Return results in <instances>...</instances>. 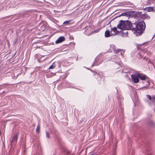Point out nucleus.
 Returning <instances> with one entry per match:
<instances>
[{"label": "nucleus", "mask_w": 155, "mask_h": 155, "mask_svg": "<svg viewBox=\"0 0 155 155\" xmlns=\"http://www.w3.org/2000/svg\"><path fill=\"white\" fill-rule=\"evenodd\" d=\"M137 32L140 33L143 31L145 28V23L143 21L139 22L137 24Z\"/></svg>", "instance_id": "obj_1"}, {"label": "nucleus", "mask_w": 155, "mask_h": 155, "mask_svg": "<svg viewBox=\"0 0 155 155\" xmlns=\"http://www.w3.org/2000/svg\"><path fill=\"white\" fill-rule=\"evenodd\" d=\"M127 30H131L137 32V24L136 23H131L129 21H127Z\"/></svg>", "instance_id": "obj_2"}, {"label": "nucleus", "mask_w": 155, "mask_h": 155, "mask_svg": "<svg viewBox=\"0 0 155 155\" xmlns=\"http://www.w3.org/2000/svg\"><path fill=\"white\" fill-rule=\"evenodd\" d=\"M127 21L125 22L122 20H120V21L119 24L117 25V27L118 28L120 29H127Z\"/></svg>", "instance_id": "obj_3"}, {"label": "nucleus", "mask_w": 155, "mask_h": 155, "mask_svg": "<svg viewBox=\"0 0 155 155\" xmlns=\"http://www.w3.org/2000/svg\"><path fill=\"white\" fill-rule=\"evenodd\" d=\"M131 77L132 81L134 83H137L139 82V80L138 73L136 74H132Z\"/></svg>", "instance_id": "obj_4"}, {"label": "nucleus", "mask_w": 155, "mask_h": 155, "mask_svg": "<svg viewBox=\"0 0 155 155\" xmlns=\"http://www.w3.org/2000/svg\"><path fill=\"white\" fill-rule=\"evenodd\" d=\"M65 40V38L63 36H61L59 37L58 39L55 41V43L58 44L62 42Z\"/></svg>", "instance_id": "obj_5"}, {"label": "nucleus", "mask_w": 155, "mask_h": 155, "mask_svg": "<svg viewBox=\"0 0 155 155\" xmlns=\"http://www.w3.org/2000/svg\"><path fill=\"white\" fill-rule=\"evenodd\" d=\"M139 77L141 80H145L147 78V76L144 74H141L140 73H138Z\"/></svg>", "instance_id": "obj_6"}, {"label": "nucleus", "mask_w": 155, "mask_h": 155, "mask_svg": "<svg viewBox=\"0 0 155 155\" xmlns=\"http://www.w3.org/2000/svg\"><path fill=\"white\" fill-rule=\"evenodd\" d=\"M131 12H127L123 13L121 14L120 15L122 16H125L126 17L130 16L131 15Z\"/></svg>", "instance_id": "obj_7"}, {"label": "nucleus", "mask_w": 155, "mask_h": 155, "mask_svg": "<svg viewBox=\"0 0 155 155\" xmlns=\"http://www.w3.org/2000/svg\"><path fill=\"white\" fill-rule=\"evenodd\" d=\"M112 33L110 34V31H107L105 33V36L106 37H108L112 35Z\"/></svg>", "instance_id": "obj_8"}, {"label": "nucleus", "mask_w": 155, "mask_h": 155, "mask_svg": "<svg viewBox=\"0 0 155 155\" xmlns=\"http://www.w3.org/2000/svg\"><path fill=\"white\" fill-rule=\"evenodd\" d=\"M18 136L17 134L15 135L14 137L12 138V140L10 141L11 143H12L13 142L16 141L17 140Z\"/></svg>", "instance_id": "obj_9"}, {"label": "nucleus", "mask_w": 155, "mask_h": 155, "mask_svg": "<svg viewBox=\"0 0 155 155\" xmlns=\"http://www.w3.org/2000/svg\"><path fill=\"white\" fill-rule=\"evenodd\" d=\"M111 32H112V31H113L114 32V34H112V35H115V34L116 33V32L117 31V28L116 27H114L113 28H111Z\"/></svg>", "instance_id": "obj_10"}, {"label": "nucleus", "mask_w": 155, "mask_h": 155, "mask_svg": "<svg viewBox=\"0 0 155 155\" xmlns=\"http://www.w3.org/2000/svg\"><path fill=\"white\" fill-rule=\"evenodd\" d=\"M146 10L148 12H152L154 10L153 7H147L146 8Z\"/></svg>", "instance_id": "obj_11"}, {"label": "nucleus", "mask_w": 155, "mask_h": 155, "mask_svg": "<svg viewBox=\"0 0 155 155\" xmlns=\"http://www.w3.org/2000/svg\"><path fill=\"white\" fill-rule=\"evenodd\" d=\"M55 67V65H54V63L53 64L51 65L49 69H54V68Z\"/></svg>", "instance_id": "obj_12"}, {"label": "nucleus", "mask_w": 155, "mask_h": 155, "mask_svg": "<svg viewBox=\"0 0 155 155\" xmlns=\"http://www.w3.org/2000/svg\"><path fill=\"white\" fill-rule=\"evenodd\" d=\"M114 50L115 51V53H117L118 51H120L121 50L120 49H116L115 48L114 49ZM121 51H123L122 50H121Z\"/></svg>", "instance_id": "obj_13"}, {"label": "nucleus", "mask_w": 155, "mask_h": 155, "mask_svg": "<svg viewBox=\"0 0 155 155\" xmlns=\"http://www.w3.org/2000/svg\"><path fill=\"white\" fill-rule=\"evenodd\" d=\"M71 21H66L64 22L63 24L64 25H68L69 24Z\"/></svg>", "instance_id": "obj_14"}, {"label": "nucleus", "mask_w": 155, "mask_h": 155, "mask_svg": "<svg viewBox=\"0 0 155 155\" xmlns=\"http://www.w3.org/2000/svg\"><path fill=\"white\" fill-rule=\"evenodd\" d=\"M40 126L39 125H38L36 129V131L37 133H38L39 132V130H40Z\"/></svg>", "instance_id": "obj_15"}, {"label": "nucleus", "mask_w": 155, "mask_h": 155, "mask_svg": "<svg viewBox=\"0 0 155 155\" xmlns=\"http://www.w3.org/2000/svg\"><path fill=\"white\" fill-rule=\"evenodd\" d=\"M46 136L48 138H50L49 134V133H48V132H46Z\"/></svg>", "instance_id": "obj_16"}, {"label": "nucleus", "mask_w": 155, "mask_h": 155, "mask_svg": "<svg viewBox=\"0 0 155 155\" xmlns=\"http://www.w3.org/2000/svg\"><path fill=\"white\" fill-rule=\"evenodd\" d=\"M147 98H148L149 100H151V96L150 95H147Z\"/></svg>", "instance_id": "obj_17"}, {"label": "nucleus", "mask_w": 155, "mask_h": 155, "mask_svg": "<svg viewBox=\"0 0 155 155\" xmlns=\"http://www.w3.org/2000/svg\"><path fill=\"white\" fill-rule=\"evenodd\" d=\"M138 54L140 55V56L139 57V58H140V59L141 58H142V56H141L140 53H139Z\"/></svg>", "instance_id": "obj_18"}, {"label": "nucleus", "mask_w": 155, "mask_h": 155, "mask_svg": "<svg viewBox=\"0 0 155 155\" xmlns=\"http://www.w3.org/2000/svg\"><path fill=\"white\" fill-rule=\"evenodd\" d=\"M119 65H120V62L119 61H118L117 62H116Z\"/></svg>", "instance_id": "obj_19"}, {"label": "nucleus", "mask_w": 155, "mask_h": 155, "mask_svg": "<svg viewBox=\"0 0 155 155\" xmlns=\"http://www.w3.org/2000/svg\"><path fill=\"white\" fill-rule=\"evenodd\" d=\"M153 98L155 100V95L153 97Z\"/></svg>", "instance_id": "obj_20"}, {"label": "nucleus", "mask_w": 155, "mask_h": 155, "mask_svg": "<svg viewBox=\"0 0 155 155\" xmlns=\"http://www.w3.org/2000/svg\"><path fill=\"white\" fill-rule=\"evenodd\" d=\"M89 155H94V154L92 153H91Z\"/></svg>", "instance_id": "obj_21"}, {"label": "nucleus", "mask_w": 155, "mask_h": 155, "mask_svg": "<svg viewBox=\"0 0 155 155\" xmlns=\"http://www.w3.org/2000/svg\"><path fill=\"white\" fill-rule=\"evenodd\" d=\"M150 122H151V123H153L152 121H150Z\"/></svg>", "instance_id": "obj_22"}, {"label": "nucleus", "mask_w": 155, "mask_h": 155, "mask_svg": "<svg viewBox=\"0 0 155 155\" xmlns=\"http://www.w3.org/2000/svg\"><path fill=\"white\" fill-rule=\"evenodd\" d=\"M121 55H122V53H121Z\"/></svg>", "instance_id": "obj_23"}, {"label": "nucleus", "mask_w": 155, "mask_h": 155, "mask_svg": "<svg viewBox=\"0 0 155 155\" xmlns=\"http://www.w3.org/2000/svg\"><path fill=\"white\" fill-rule=\"evenodd\" d=\"M155 35H154L153 36V37H154Z\"/></svg>", "instance_id": "obj_24"}]
</instances>
